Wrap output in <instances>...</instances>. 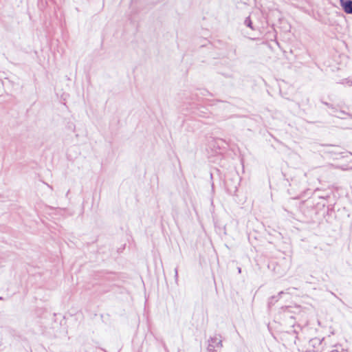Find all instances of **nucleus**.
Returning <instances> with one entry per match:
<instances>
[{"instance_id": "6", "label": "nucleus", "mask_w": 352, "mask_h": 352, "mask_svg": "<svg viewBox=\"0 0 352 352\" xmlns=\"http://www.w3.org/2000/svg\"><path fill=\"white\" fill-rule=\"evenodd\" d=\"M175 280L177 281V278H178V270H177V268L176 267L175 269Z\"/></svg>"}, {"instance_id": "1", "label": "nucleus", "mask_w": 352, "mask_h": 352, "mask_svg": "<svg viewBox=\"0 0 352 352\" xmlns=\"http://www.w3.org/2000/svg\"><path fill=\"white\" fill-rule=\"evenodd\" d=\"M222 340L221 339V336L219 338L217 336L211 337L208 340V351L209 352H214L216 348H221L222 347Z\"/></svg>"}, {"instance_id": "8", "label": "nucleus", "mask_w": 352, "mask_h": 352, "mask_svg": "<svg viewBox=\"0 0 352 352\" xmlns=\"http://www.w3.org/2000/svg\"><path fill=\"white\" fill-rule=\"evenodd\" d=\"M238 271L239 273H241V267H238Z\"/></svg>"}, {"instance_id": "4", "label": "nucleus", "mask_w": 352, "mask_h": 352, "mask_svg": "<svg viewBox=\"0 0 352 352\" xmlns=\"http://www.w3.org/2000/svg\"><path fill=\"white\" fill-rule=\"evenodd\" d=\"M244 24L247 27L251 28L252 30H254L253 26H252V20H251L250 16H248V17L245 18V19L244 21Z\"/></svg>"}, {"instance_id": "5", "label": "nucleus", "mask_w": 352, "mask_h": 352, "mask_svg": "<svg viewBox=\"0 0 352 352\" xmlns=\"http://www.w3.org/2000/svg\"><path fill=\"white\" fill-rule=\"evenodd\" d=\"M340 83L346 84L348 86H352V80L349 79V78H345V79H343Z\"/></svg>"}, {"instance_id": "3", "label": "nucleus", "mask_w": 352, "mask_h": 352, "mask_svg": "<svg viewBox=\"0 0 352 352\" xmlns=\"http://www.w3.org/2000/svg\"><path fill=\"white\" fill-rule=\"evenodd\" d=\"M283 293L284 292L281 291L278 294L277 296H272V297H270L268 300V306L270 307L272 305H274L275 302H277L279 298Z\"/></svg>"}, {"instance_id": "9", "label": "nucleus", "mask_w": 352, "mask_h": 352, "mask_svg": "<svg viewBox=\"0 0 352 352\" xmlns=\"http://www.w3.org/2000/svg\"><path fill=\"white\" fill-rule=\"evenodd\" d=\"M3 300V297L0 296V300Z\"/></svg>"}, {"instance_id": "2", "label": "nucleus", "mask_w": 352, "mask_h": 352, "mask_svg": "<svg viewBox=\"0 0 352 352\" xmlns=\"http://www.w3.org/2000/svg\"><path fill=\"white\" fill-rule=\"evenodd\" d=\"M340 6L345 13L352 14V0H340Z\"/></svg>"}, {"instance_id": "7", "label": "nucleus", "mask_w": 352, "mask_h": 352, "mask_svg": "<svg viewBox=\"0 0 352 352\" xmlns=\"http://www.w3.org/2000/svg\"><path fill=\"white\" fill-rule=\"evenodd\" d=\"M344 114H346V113L344 111H339V115H336V116L338 118H341V116L344 115Z\"/></svg>"}]
</instances>
